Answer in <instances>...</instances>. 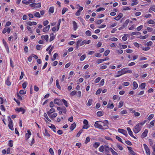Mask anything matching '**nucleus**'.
Segmentation results:
<instances>
[{
    "label": "nucleus",
    "mask_w": 155,
    "mask_h": 155,
    "mask_svg": "<svg viewBox=\"0 0 155 155\" xmlns=\"http://www.w3.org/2000/svg\"><path fill=\"white\" fill-rule=\"evenodd\" d=\"M123 105V102L122 101H120L118 105L119 108L121 107Z\"/></svg>",
    "instance_id": "774afa93"
},
{
    "label": "nucleus",
    "mask_w": 155,
    "mask_h": 155,
    "mask_svg": "<svg viewBox=\"0 0 155 155\" xmlns=\"http://www.w3.org/2000/svg\"><path fill=\"white\" fill-rule=\"evenodd\" d=\"M104 146L103 145L101 146L99 149V151L102 152H103L104 150Z\"/></svg>",
    "instance_id": "58836bf2"
},
{
    "label": "nucleus",
    "mask_w": 155,
    "mask_h": 155,
    "mask_svg": "<svg viewBox=\"0 0 155 155\" xmlns=\"http://www.w3.org/2000/svg\"><path fill=\"white\" fill-rule=\"evenodd\" d=\"M100 143L95 142L93 144V146L95 148H97L100 146Z\"/></svg>",
    "instance_id": "4be33fe9"
},
{
    "label": "nucleus",
    "mask_w": 155,
    "mask_h": 155,
    "mask_svg": "<svg viewBox=\"0 0 155 155\" xmlns=\"http://www.w3.org/2000/svg\"><path fill=\"white\" fill-rule=\"evenodd\" d=\"M15 110L16 112H19L20 111H21L22 112V114L24 113L25 111V110L22 107H21L20 108H16Z\"/></svg>",
    "instance_id": "6e6552de"
},
{
    "label": "nucleus",
    "mask_w": 155,
    "mask_h": 155,
    "mask_svg": "<svg viewBox=\"0 0 155 155\" xmlns=\"http://www.w3.org/2000/svg\"><path fill=\"white\" fill-rule=\"evenodd\" d=\"M41 38L43 39H45L47 41H48V35H42L41 36Z\"/></svg>",
    "instance_id": "a211bd4d"
},
{
    "label": "nucleus",
    "mask_w": 155,
    "mask_h": 155,
    "mask_svg": "<svg viewBox=\"0 0 155 155\" xmlns=\"http://www.w3.org/2000/svg\"><path fill=\"white\" fill-rule=\"evenodd\" d=\"M78 18L80 20V21L82 23L83 25H84V19L83 18H82L81 17H78Z\"/></svg>",
    "instance_id": "680f3d73"
},
{
    "label": "nucleus",
    "mask_w": 155,
    "mask_h": 155,
    "mask_svg": "<svg viewBox=\"0 0 155 155\" xmlns=\"http://www.w3.org/2000/svg\"><path fill=\"white\" fill-rule=\"evenodd\" d=\"M82 132H83L82 129H81L79 131V132L77 134V137H79L80 136Z\"/></svg>",
    "instance_id": "4d7b16f0"
},
{
    "label": "nucleus",
    "mask_w": 155,
    "mask_h": 155,
    "mask_svg": "<svg viewBox=\"0 0 155 155\" xmlns=\"http://www.w3.org/2000/svg\"><path fill=\"white\" fill-rule=\"evenodd\" d=\"M44 134L45 136L48 137H49L50 136V134L48 133V130L46 129L45 130V133H44Z\"/></svg>",
    "instance_id": "37998d69"
},
{
    "label": "nucleus",
    "mask_w": 155,
    "mask_h": 155,
    "mask_svg": "<svg viewBox=\"0 0 155 155\" xmlns=\"http://www.w3.org/2000/svg\"><path fill=\"white\" fill-rule=\"evenodd\" d=\"M154 115L153 114H151L148 117V119L149 120H150L154 117Z\"/></svg>",
    "instance_id": "0e129e2a"
},
{
    "label": "nucleus",
    "mask_w": 155,
    "mask_h": 155,
    "mask_svg": "<svg viewBox=\"0 0 155 155\" xmlns=\"http://www.w3.org/2000/svg\"><path fill=\"white\" fill-rule=\"evenodd\" d=\"M83 123L84 124L83 127V129H87L90 126L88 124V121L87 120H84L83 122Z\"/></svg>",
    "instance_id": "39448f33"
},
{
    "label": "nucleus",
    "mask_w": 155,
    "mask_h": 155,
    "mask_svg": "<svg viewBox=\"0 0 155 155\" xmlns=\"http://www.w3.org/2000/svg\"><path fill=\"white\" fill-rule=\"evenodd\" d=\"M103 123L104 122L100 121H96L95 123V124H94V126L96 128L101 129Z\"/></svg>",
    "instance_id": "f03ea898"
},
{
    "label": "nucleus",
    "mask_w": 155,
    "mask_h": 155,
    "mask_svg": "<svg viewBox=\"0 0 155 155\" xmlns=\"http://www.w3.org/2000/svg\"><path fill=\"white\" fill-rule=\"evenodd\" d=\"M138 0H132L133 2L131 4V6H134L137 5L138 3Z\"/></svg>",
    "instance_id": "412c9836"
},
{
    "label": "nucleus",
    "mask_w": 155,
    "mask_h": 155,
    "mask_svg": "<svg viewBox=\"0 0 155 155\" xmlns=\"http://www.w3.org/2000/svg\"><path fill=\"white\" fill-rule=\"evenodd\" d=\"M61 101H62L64 105L67 107L68 106L67 102L64 99H62Z\"/></svg>",
    "instance_id": "4c0bfd02"
},
{
    "label": "nucleus",
    "mask_w": 155,
    "mask_h": 155,
    "mask_svg": "<svg viewBox=\"0 0 155 155\" xmlns=\"http://www.w3.org/2000/svg\"><path fill=\"white\" fill-rule=\"evenodd\" d=\"M118 130L119 133L122 134L126 137L127 136V131L126 130L121 129H118Z\"/></svg>",
    "instance_id": "0eeeda50"
},
{
    "label": "nucleus",
    "mask_w": 155,
    "mask_h": 155,
    "mask_svg": "<svg viewBox=\"0 0 155 155\" xmlns=\"http://www.w3.org/2000/svg\"><path fill=\"white\" fill-rule=\"evenodd\" d=\"M110 150L113 155H118V153L116 152L112 148H111Z\"/></svg>",
    "instance_id": "79ce46f5"
},
{
    "label": "nucleus",
    "mask_w": 155,
    "mask_h": 155,
    "mask_svg": "<svg viewBox=\"0 0 155 155\" xmlns=\"http://www.w3.org/2000/svg\"><path fill=\"white\" fill-rule=\"evenodd\" d=\"M3 43L4 45L5 46V48L7 49V51L8 53L9 52V48H8V46L7 45V44L6 41H5L4 39H3Z\"/></svg>",
    "instance_id": "9b49d317"
},
{
    "label": "nucleus",
    "mask_w": 155,
    "mask_h": 155,
    "mask_svg": "<svg viewBox=\"0 0 155 155\" xmlns=\"http://www.w3.org/2000/svg\"><path fill=\"white\" fill-rule=\"evenodd\" d=\"M29 5L31 7H33L34 8L37 9L38 8H40L41 5L40 3H39L38 4H36L35 2Z\"/></svg>",
    "instance_id": "20e7f679"
},
{
    "label": "nucleus",
    "mask_w": 155,
    "mask_h": 155,
    "mask_svg": "<svg viewBox=\"0 0 155 155\" xmlns=\"http://www.w3.org/2000/svg\"><path fill=\"white\" fill-rule=\"evenodd\" d=\"M61 111L63 113L65 114L66 112V109L65 107H62Z\"/></svg>",
    "instance_id": "603ef678"
},
{
    "label": "nucleus",
    "mask_w": 155,
    "mask_h": 155,
    "mask_svg": "<svg viewBox=\"0 0 155 155\" xmlns=\"http://www.w3.org/2000/svg\"><path fill=\"white\" fill-rule=\"evenodd\" d=\"M148 132V130L147 129H145L144 131L142 134L141 136L142 137L144 138L146 137L147 135Z\"/></svg>",
    "instance_id": "1a4fd4ad"
},
{
    "label": "nucleus",
    "mask_w": 155,
    "mask_h": 155,
    "mask_svg": "<svg viewBox=\"0 0 155 155\" xmlns=\"http://www.w3.org/2000/svg\"><path fill=\"white\" fill-rule=\"evenodd\" d=\"M104 61V60L102 59H98L97 61V63L98 64H100Z\"/></svg>",
    "instance_id": "052dcab7"
},
{
    "label": "nucleus",
    "mask_w": 155,
    "mask_h": 155,
    "mask_svg": "<svg viewBox=\"0 0 155 155\" xmlns=\"http://www.w3.org/2000/svg\"><path fill=\"white\" fill-rule=\"evenodd\" d=\"M86 57V56L85 54H84L83 55L81 56L80 58V60L81 61H83L84 60V59Z\"/></svg>",
    "instance_id": "c03bdc74"
},
{
    "label": "nucleus",
    "mask_w": 155,
    "mask_h": 155,
    "mask_svg": "<svg viewBox=\"0 0 155 155\" xmlns=\"http://www.w3.org/2000/svg\"><path fill=\"white\" fill-rule=\"evenodd\" d=\"M129 21V19H127L126 20L125 22L123 24V26L124 28L125 27H126L128 24Z\"/></svg>",
    "instance_id": "bb28decb"
},
{
    "label": "nucleus",
    "mask_w": 155,
    "mask_h": 155,
    "mask_svg": "<svg viewBox=\"0 0 155 155\" xmlns=\"http://www.w3.org/2000/svg\"><path fill=\"white\" fill-rule=\"evenodd\" d=\"M104 149L105 151H108L109 150V147L108 146L105 145L104 147Z\"/></svg>",
    "instance_id": "5fc2aeb1"
},
{
    "label": "nucleus",
    "mask_w": 155,
    "mask_h": 155,
    "mask_svg": "<svg viewBox=\"0 0 155 155\" xmlns=\"http://www.w3.org/2000/svg\"><path fill=\"white\" fill-rule=\"evenodd\" d=\"M76 124L75 123H74L73 124L71 125L70 127V129L71 130V131H72L76 127Z\"/></svg>",
    "instance_id": "dca6fc26"
},
{
    "label": "nucleus",
    "mask_w": 155,
    "mask_h": 155,
    "mask_svg": "<svg viewBox=\"0 0 155 155\" xmlns=\"http://www.w3.org/2000/svg\"><path fill=\"white\" fill-rule=\"evenodd\" d=\"M34 15L35 16L38 18H40L41 17L40 14L38 12L35 13Z\"/></svg>",
    "instance_id": "7c9ffc66"
},
{
    "label": "nucleus",
    "mask_w": 155,
    "mask_h": 155,
    "mask_svg": "<svg viewBox=\"0 0 155 155\" xmlns=\"http://www.w3.org/2000/svg\"><path fill=\"white\" fill-rule=\"evenodd\" d=\"M104 21V20L103 19H100L98 20L96 22V23L97 24H100L101 23H102Z\"/></svg>",
    "instance_id": "c9c22d12"
},
{
    "label": "nucleus",
    "mask_w": 155,
    "mask_h": 155,
    "mask_svg": "<svg viewBox=\"0 0 155 155\" xmlns=\"http://www.w3.org/2000/svg\"><path fill=\"white\" fill-rule=\"evenodd\" d=\"M91 42V41L90 40H88L87 41H86V40H84L83 41H82V42H81V44H80V45L81 46H82V45H84V44H89Z\"/></svg>",
    "instance_id": "9d476101"
},
{
    "label": "nucleus",
    "mask_w": 155,
    "mask_h": 155,
    "mask_svg": "<svg viewBox=\"0 0 155 155\" xmlns=\"http://www.w3.org/2000/svg\"><path fill=\"white\" fill-rule=\"evenodd\" d=\"M109 127L107 125L104 124V123H103L102 127L101 128V129H106L108 128Z\"/></svg>",
    "instance_id": "a878e982"
},
{
    "label": "nucleus",
    "mask_w": 155,
    "mask_h": 155,
    "mask_svg": "<svg viewBox=\"0 0 155 155\" xmlns=\"http://www.w3.org/2000/svg\"><path fill=\"white\" fill-rule=\"evenodd\" d=\"M155 122V120H153L150 122V124L151 125H152V126H151L150 125V127H149V128H150L152 127V126H154V123Z\"/></svg>",
    "instance_id": "a18cd8bd"
},
{
    "label": "nucleus",
    "mask_w": 155,
    "mask_h": 155,
    "mask_svg": "<svg viewBox=\"0 0 155 155\" xmlns=\"http://www.w3.org/2000/svg\"><path fill=\"white\" fill-rule=\"evenodd\" d=\"M102 91V89L101 88H99L97 91L96 94L97 95L99 94Z\"/></svg>",
    "instance_id": "8fccbe9b"
},
{
    "label": "nucleus",
    "mask_w": 155,
    "mask_h": 155,
    "mask_svg": "<svg viewBox=\"0 0 155 155\" xmlns=\"http://www.w3.org/2000/svg\"><path fill=\"white\" fill-rule=\"evenodd\" d=\"M61 101L58 99H55L54 100V104H57L58 105H60V102Z\"/></svg>",
    "instance_id": "2eb2a0df"
},
{
    "label": "nucleus",
    "mask_w": 155,
    "mask_h": 155,
    "mask_svg": "<svg viewBox=\"0 0 155 155\" xmlns=\"http://www.w3.org/2000/svg\"><path fill=\"white\" fill-rule=\"evenodd\" d=\"M86 34L87 35L89 36H90L91 35V32L89 30H88L86 32Z\"/></svg>",
    "instance_id": "338daca9"
},
{
    "label": "nucleus",
    "mask_w": 155,
    "mask_h": 155,
    "mask_svg": "<svg viewBox=\"0 0 155 155\" xmlns=\"http://www.w3.org/2000/svg\"><path fill=\"white\" fill-rule=\"evenodd\" d=\"M5 84L8 86H10L11 84V82L9 81V79H7L5 82Z\"/></svg>",
    "instance_id": "49530a36"
},
{
    "label": "nucleus",
    "mask_w": 155,
    "mask_h": 155,
    "mask_svg": "<svg viewBox=\"0 0 155 155\" xmlns=\"http://www.w3.org/2000/svg\"><path fill=\"white\" fill-rule=\"evenodd\" d=\"M110 50H106L104 53V55L105 56H107L110 52Z\"/></svg>",
    "instance_id": "09e8293b"
},
{
    "label": "nucleus",
    "mask_w": 155,
    "mask_h": 155,
    "mask_svg": "<svg viewBox=\"0 0 155 155\" xmlns=\"http://www.w3.org/2000/svg\"><path fill=\"white\" fill-rule=\"evenodd\" d=\"M57 115V113H54L52 115L51 114L50 116H49V117L51 119H53Z\"/></svg>",
    "instance_id": "6ab92c4d"
},
{
    "label": "nucleus",
    "mask_w": 155,
    "mask_h": 155,
    "mask_svg": "<svg viewBox=\"0 0 155 155\" xmlns=\"http://www.w3.org/2000/svg\"><path fill=\"white\" fill-rule=\"evenodd\" d=\"M49 127L51 128L54 132H55L56 131L55 130L56 128L55 126L53 124H51V126H49Z\"/></svg>",
    "instance_id": "473e14b6"
},
{
    "label": "nucleus",
    "mask_w": 155,
    "mask_h": 155,
    "mask_svg": "<svg viewBox=\"0 0 155 155\" xmlns=\"http://www.w3.org/2000/svg\"><path fill=\"white\" fill-rule=\"evenodd\" d=\"M101 78L100 77H98L97 78H96L94 81V82L95 83H97L98 82L101 80Z\"/></svg>",
    "instance_id": "69168bd1"
},
{
    "label": "nucleus",
    "mask_w": 155,
    "mask_h": 155,
    "mask_svg": "<svg viewBox=\"0 0 155 155\" xmlns=\"http://www.w3.org/2000/svg\"><path fill=\"white\" fill-rule=\"evenodd\" d=\"M97 116L101 117L103 115V113L102 111H100L97 112Z\"/></svg>",
    "instance_id": "cd10ccee"
},
{
    "label": "nucleus",
    "mask_w": 155,
    "mask_h": 155,
    "mask_svg": "<svg viewBox=\"0 0 155 155\" xmlns=\"http://www.w3.org/2000/svg\"><path fill=\"white\" fill-rule=\"evenodd\" d=\"M8 144H9V146L10 147H12L13 146V141L12 140H9V141Z\"/></svg>",
    "instance_id": "6e6d98bb"
},
{
    "label": "nucleus",
    "mask_w": 155,
    "mask_h": 155,
    "mask_svg": "<svg viewBox=\"0 0 155 155\" xmlns=\"http://www.w3.org/2000/svg\"><path fill=\"white\" fill-rule=\"evenodd\" d=\"M92 100L91 99H89L88 100V102L87 104V105L88 106H91L92 104Z\"/></svg>",
    "instance_id": "f704fd0d"
},
{
    "label": "nucleus",
    "mask_w": 155,
    "mask_h": 155,
    "mask_svg": "<svg viewBox=\"0 0 155 155\" xmlns=\"http://www.w3.org/2000/svg\"><path fill=\"white\" fill-rule=\"evenodd\" d=\"M28 133L25 134V138L26 140H28L30 137V135H31V133L29 130L27 131Z\"/></svg>",
    "instance_id": "4468645a"
},
{
    "label": "nucleus",
    "mask_w": 155,
    "mask_h": 155,
    "mask_svg": "<svg viewBox=\"0 0 155 155\" xmlns=\"http://www.w3.org/2000/svg\"><path fill=\"white\" fill-rule=\"evenodd\" d=\"M49 151L51 155H54V152L53 151V149L52 148H50L49 149Z\"/></svg>",
    "instance_id": "bf43d9fd"
},
{
    "label": "nucleus",
    "mask_w": 155,
    "mask_h": 155,
    "mask_svg": "<svg viewBox=\"0 0 155 155\" xmlns=\"http://www.w3.org/2000/svg\"><path fill=\"white\" fill-rule=\"evenodd\" d=\"M123 14L121 13H120L118 16H117V17H116V18H114V19L116 20L117 21H118L121 18H122L123 16Z\"/></svg>",
    "instance_id": "ddd939ff"
},
{
    "label": "nucleus",
    "mask_w": 155,
    "mask_h": 155,
    "mask_svg": "<svg viewBox=\"0 0 155 155\" xmlns=\"http://www.w3.org/2000/svg\"><path fill=\"white\" fill-rule=\"evenodd\" d=\"M68 10V9L66 8H63L62 11V14H64V13Z\"/></svg>",
    "instance_id": "de8ad7c7"
},
{
    "label": "nucleus",
    "mask_w": 155,
    "mask_h": 155,
    "mask_svg": "<svg viewBox=\"0 0 155 155\" xmlns=\"http://www.w3.org/2000/svg\"><path fill=\"white\" fill-rule=\"evenodd\" d=\"M143 146L147 155H150V150L148 146L145 144H143Z\"/></svg>",
    "instance_id": "423d86ee"
},
{
    "label": "nucleus",
    "mask_w": 155,
    "mask_h": 155,
    "mask_svg": "<svg viewBox=\"0 0 155 155\" xmlns=\"http://www.w3.org/2000/svg\"><path fill=\"white\" fill-rule=\"evenodd\" d=\"M141 34V33L140 32H132L131 33V35H138Z\"/></svg>",
    "instance_id": "2f4dec72"
},
{
    "label": "nucleus",
    "mask_w": 155,
    "mask_h": 155,
    "mask_svg": "<svg viewBox=\"0 0 155 155\" xmlns=\"http://www.w3.org/2000/svg\"><path fill=\"white\" fill-rule=\"evenodd\" d=\"M73 27H74V31H75L78 28L77 24L76 23V22H75L74 21H73Z\"/></svg>",
    "instance_id": "aec40b11"
},
{
    "label": "nucleus",
    "mask_w": 155,
    "mask_h": 155,
    "mask_svg": "<svg viewBox=\"0 0 155 155\" xmlns=\"http://www.w3.org/2000/svg\"><path fill=\"white\" fill-rule=\"evenodd\" d=\"M49 12L51 13H53L54 12V8L53 7H51L49 10Z\"/></svg>",
    "instance_id": "72a5a7b5"
},
{
    "label": "nucleus",
    "mask_w": 155,
    "mask_h": 155,
    "mask_svg": "<svg viewBox=\"0 0 155 155\" xmlns=\"http://www.w3.org/2000/svg\"><path fill=\"white\" fill-rule=\"evenodd\" d=\"M134 87L133 89H135L137 88L138 87V85L135 81H134L133 82Z\"/></svg>",
    "instance_id": "b1692460"
},
{
    "label": "nucleus",
    "mask_w": 155,
    "mask_h": 155,
    "mask_svg": "<svg viewBox=\"0 0 155 155\" xmlns=\"http://www.w3.org/2000/svg\"><path fill=\"white\" fill-rule=\"evenodd\" d=\"M109 39L113 41H117L118 40V39L117 38L115 37L110 38H109Z\"/></svg>",
    "instance_id": "864d4df0"
},
{
    "label": "nucleus",
    "mask_w": 155,
    "mask_h": 155,
    "mask_svg": "<svg viewBox=\"0 0 155 155\" xmlns=\"http://www.w3.org/2000/svg\"><path fill=\"white\" fill-rule=\"evenodd\" d=\"M153 42L151 41H149L146 43V45L147 46H151Z\"/></svg>",
    "instance_id": "3c124183"
},
{
    "label": "nucleus",
    "mask_w": 155,
    "mask_h": 155,
    "mask_svg": "<svg viewBox=\"0 0 155 155\" xmlns=\"http://www.w3.org/2000/svg\"><path fill=\"white\" fill-rule=\"evenodd\" d=\"M107 107L108 108L113 109L114 107L113 104H110L109 103H108L107 106Z\"/></svg>",
    "instance_id": "393cba45"
},
{
    "label": "nucleus",
    "mask_w": 155,
    "mask_h": 155,
    "mask_svg": "<svg viewBox=\"0 0 155 155\" xmlns=\"http://www.w3.org/2000/svg\"><path fill=\"white\" fill-rule=\"evenodd\" d=\"M50 25H48L45 27L43 29V31L44 32H45L47 31H48L49 29H50Z\"/></svg>",
    "instance_id": "f3484780"
},
{
    "label": "nucleus",
    "mask_w": 155,
    "mask_h": 155,
    "mask_svg": "<svg viewBox=\"0 0 155 155\" xmlns=\"http://www.w3.org/2000/svg\"><path fill=\"white\" fill-rule=\"evenodd\" d=\"M105 10V8H100L98 9H97L96 11L97 12H99L101 11H104Z\"/></svg>",
    "instance_id": "e2e57ef3"
},
{
    "label": "nucleus",
    "mask_w": 155,
    "mask_h": 155,
    "mask_svg": "<svg viewBox=\"0 0 155 155\" xmlns=\"http://www.w3.org/2000/svg\"><path fill=\"white\" fill-rule=\"evenodd\" d=\"M141 126H139L137 124L133 128V131L135 134L138 133L141 130Z\"/></svg>",
    "instance_id": "7ed1b4c3"
},
{
    "label": "nucleus",
    "mask_w": 155,
    "mask_h": 155,
    "mask_svg": "<svg viewBox=\"0 0 155 155\" xmlns=\"http://www.w3.org/2000/svg\"><path fill=\"white\" fill-rule=\"evenodd\" d=\"M55 111V109L54 108H51L50 109L49 111H48L47 112V114L48 116H50L51 114V113L53 112H54Z\"/></svg>",
    "instance_id": "f8f14e48"
},
{
    "label": "nucleus",
    "mask_w": 155,
    "mask_h": 155,
    "mask_svg": "<svg viewBox=\"0 0 155 155\" xmlns=\"http://www.w3.org/2000/svg\"><path fill=\"white\" fill-rule=\"evenodd\" d=\"M116 145L117 147L120 150H123V147L119 144L117 143Z\"/></svg>",
    "instance_id": "a19ab883"
},
{
    "label": "nucleus",
    "mask_w": 155,
    "mask_h": 155,
    "mask_svg": "<svg viewBox=\"0 0 155 155\" xmlns=\"http://www.w3.org/2000/svg\"><path fill=\"white\" fill-rule=\"evenodd\" d=\"M132 73V71L130 70H129V68H123L121 70L118 71L117 72L118 74H120V75H121L126 73L130 74Z\"/></svg>",
    "instance_id": "f257e3e1"
},
{
    "label": "nucleus",
    "mask_w": 155,
    "mask_h": 155,
    "mask_svg": "<svg viewBox=\"0 0 155 155\" xmlns=\"http://www.w3.org/2000/svg\"><path fill=\"white\" fill-rule=\"evenodd\" d=\"M61 22V19H60L58 20V24H57V31H58L59 28V26L60 24V23Z\"/></svg>",
    "instance_id": "e433bc0d"
},
{
    "label": "nucleus",
    "mask_w": 155,
    "mask_h": 155,
    "mask_svg": "<svg viewBox=\"0 0 155 155\" xmlns=\"http://www.w3.org/2000/svg\"><path fill=\"white\" fill-rule=\"evenodd\" d=\"M146 86V84L145 83H142L140 85L139 87H140L141 89H143L145 88Z\"/></svg>",
    "instance_id": "c85d7f7f"
},
{
    "label": "nucleus",
    "mask_w": 155,
    "mask_h": 155,
    "mask_svg": "<svg viewBox=\"0 0 155 155\" xmlns=\"http://www.w3.org/2000/svg\"><path fill=\"white\" fill-rule=\"evenodd\" d=\"M8 127L11 130H13L14 128L12 125V122H9L8 124Z\"/></svg>",
    "instance_id": "5701e85b"
},
{
    "label": "nucleus",
    "mask_w": 155,
    "mask_h": 155,
    "mask_svg": "<svg viewBox=\"0 0 155 155\" xmlns=\"http://www.w3.org/2000/svg\"><path fill=\"white\" fill-rule=\"evenodd\" d=\"M130 136L131 137L134 138L135 139H136V137L135 136H134V135L133 134V132L132 131L130 132H128Z\"/></svg>",
    "instance_id": "13d9d810"
},
{
    "label": "nucleus",
    "mask_w": 155,
    "mask_h": 155,
    "mask_svg": "<svg viewBox=\"0 0 155 155\" xmlns=\"http://www.w3.org/2000/svg\"><path fill=\"white\" fill-rule=\"evenodd\" d=\"M151 11H153L155 12V6L153 5L149 9V12H150Z\"/></svg>",
    "instance_id": "c756f323"
},
{
    "label": "nucleus",
    "mask_w": 155,
    "mask_h": 155,
    "mask_svg": "<svg viewBox=\"0 0 155 155\" xmlns=\"http://www.w3.org/2000/svg\"><path fill=\"white\" fill-rule=\"evenodd\" d=\"M56 85L57 86V87L59 89H61V87H60L59 84V83L58 81V80H57L56 81Z\"/></svg>",
    "instance_id": "ea45409f"
}]
</instances>
